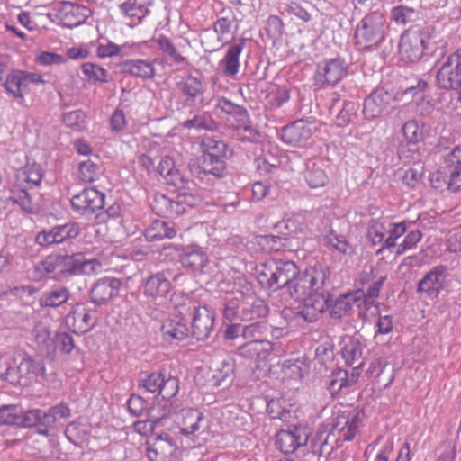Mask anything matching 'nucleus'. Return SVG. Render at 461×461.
Segmentation results:
<instances>
[{"label": "nucleus", "instance_id": "41", "mask_svg": "<svg viewBox=\"0 0 461 461\" xmlns=\"http://www.w3.org/2000/svg\"><path fill=\"white\" fill-rule=\"evenodd\" d=\"M331 436H333L332 432H327L325 430L318 431L311 441L312 452L319 457L327 458L330 456L334 450V446L330 442Z\"/></svg>", "mask_w": 461, "mask_h": 461}, {"label": "nucleus", "instance_id": "64", "mask_svg": "<svg viewBox=\"0 0 461 461\" xmlns=\"http://www.w3.org/2000/svg\"><path fill=\"white\" fill-rule=\"evenodd\" d=\"M268 325L265 321H254L242 326V337L244 339H255L258 336L267 331Z\"/></svg>", "mask_w": 461, "mask_h": 461}, {"label": "nucleus", "instance_id": "27", "mask_svg": "<svg viewBox=\"0 0 461 461\" xmlns=\"http://www.w3.org/2000/svg\"><path fill=\"white\" fill-rule=\"evenodd\" d=\"M119 71L143 79L152 78L155 74L153 63L144 59H128L118 65Z\"/></svg>", "mask_w": 461, "mask_h": 461}, {"label": "nucleus", "instance_id": "28", "mask_svg": "<svg viewBox=\"0 0 461 461\" xmlns=\"http://www.w3.org/2000/svg\"><path fill=\"white\" fill-rule=\"evenodd\" d=\"M20 365L16 359V350L13 356L1 355L0 356V379L6 381L12 385H22V376L17 373Z\"/></svg>", "mask_w": 461, "mask_h": 461}, {"label": "nucleus", "instance_id": "23", "mask_svg": "<svg viewBox=\"0 0 461 461\" xmlns=\"http://www.w3.org/2000/svg\"><path fill=\"white\" fill-rule=\"evenodd\" d=\"M277 343L265 339H250L238 348L240 356L245 358L265 359L270 352L276 350Z\"/></svg>", "mask_w": 461, "mask_h": 461}, {"label": "nucleus", "instance_id": "60", "mask_svg": "<svg viewBox=\"0 0 461 461\" xmlns=\"http://www.w3.org/2000/svg\"><path fill=\"white\" fill-rule=\"evenodd\" d=\"M386 229L382 222L372 221L368 226L367 238L373 245L384 243Z\"/></svg>", "mask_w": 461, "mask_h": 461}, {"label": "nucleus", "instance_id": "2", "mask_svg": "<svg viewBox=\"0 0 461 461\" xmlns=\"http://www.w3.org/2000/svg\"><path fill=\"white\" fill-rule=\"evenodd\" d=\"M435 29L431 26L415 25L407 29L401 36L399 53L406 62L419 61L435 43Z\"/></svg>", "mask_w": 461, "mask_h": 461}, {"label": "nucleus", "instance_id": "56", "mask_svg": "<svg viewBox=\"0 0 461 461\" xmlns=\"http://www.w3.org/2000/svg\"><path fill=\"white\" fill-rule=\"evenodd\" d=\"M323 240L327 245L331 246L342 254H348L351 250V246L348 242L346 237L343 235H338L333 230H331L328 235H325Z\"/></svg>", "mask_w": 461, "mask_h": 461}, {"label": "nucleus", "instance_id": "38", "mask_svg": "<svg viewBox=\"0 0 461 461\" xmlns=\"http://www.w3.org/2000/svg\"><path fill=\"white\" fill-rule=\"evenodd\" d=\"M179 261L185 268L193 271H201L208 262V258L202 249L192 248L181 254Z\"/></svg>", "mask_w": 461, "mask_h": 461}, {"label": "nucleus", "instance_id": "5", "mask_svg": "<svg viewBox=\"0 0 461 461\" xmlns=\"http://www.w3.org/2000/svg\"><path fill=\"white\" fill-rule=\"evenodd\" d=\"M299 274L298 267L292 261L279 260L266 267L259 276V282L266 284L268 288L275 290L291 287L296 275Z\"/></svg>", "mask_w": 461, "mask_h": 461}, {"label": "nucleus", "instance_id": "52", "mask_svg": "<svg viewBox=\"0 0 461 461\" xmlns=\"http://www.w3.org/2000/svg\"><path fill=\"white\" fill-rule=\"evenodd\" d=\"M347 380V370L337 368L329 378L328 389L332 396L338 394L343 388L348 387Z\"/></svg>", "mask_w": 461, "mask_h": 461}, {"label": "nucleus", "instance_id": "58", "mask_svg": "<svg viewBox=\"0 0 461 461\" xmlns=\"http://www.w3.org/2000/svg\"><path fill=\"white\" fill-rule=\"evenodd\" d=\"M406 231L404 223H395L389 230V236L384 240L382 247L376 251V254H381L385 249H391L396 246V240L403 235Z\"/></svg>", "mask_w": 461, "mask_h": 461}, {"label": "nucleus", "instance_id": "34", "mask_svg": "<svg viewBox=\"0 0 461 461\" xmlns=\"http://www.w3.org/2000/svg\"><path fill=\"white\" fill-rule=\"evenodd\" d=\"M176 230L174 224L162 220H155L145 230V237L149 241L172 239L176 236Z\"/></svg>", "mask_w": 461, "mask_h": 461}, {"label": "nucleus", "instance_id": "48", "mask_svg": "<svg viewBox=\"0 0 461 461\" xmlns=\"http://www.w3.org/2000/svg\"><path fill=\"white\" fill-rule=\"evenodd\" d=\"M304 176L311 188L325 186L328 182V176L325 170L316 163L307 166Z\"/></svg>", "mask_w": 461, "mask_h": 461}, {"label": "nucleus", "instance_id": "29", "mask_svg": "<svg viewBox=\"0 0 461 461\" xmlns=\"http://www.w3.org/2000/svg\"><path fill=\"white\" fill-rule=\"evenodd\" d=\"M171 289V284L164 272L151 275L145 282L144 294L151 298L165 297Z\"/></svg>", "mask_w": 461, "mask_h": 461}, {"label": "nucleus", "instance_id": "11", "mask_svg": "<svg viewBox=\"0 0 461 461\" xmlns=\"http://www.w3.org/2000/svg\"><path fill=\"white\" fill-rule=\"evenodd\" d=\"M81 232L77 222H68L62 225L52 227L50 230L39 232L35 238L37 244L42 247H49L55 244H62L75 240Z\"/></svg>", "mask_w": 461, "mask_h": 461}, {"label": "nucleus", "instance_id": "4", "mask_svg": "<svg viewBox=\"0 0 461 461\" xmlns=\"http://www.w3.org/2000/svg\"><path fill=\"white\" fill-rule=\"evenodd\" d=\"M330 271L322 266H314L306 268L303 273L296 275L289 293L292 297L301 299L311 292L318 291L327 286Z\"/></svg>", "mask_w": 461, "mask_h": 461}, {"label": "nucleus", "instance_id": "61", "mask_svg": "<svg viewBox=\"0 0 461 461\" xmlns=\"http://www.w3.org/2000/svg\"><path fill=\"white\" fill-rule=\"evenodd\" d=\"M363 415L364 413L361 411H348V428L345 434L343 435V440L351 441L355 438L357 430L362 422Z\"/></svg>", "mask_w": 461, "mask_h": 461}, {"label": "nucleus", "instance_id": "43", "mask_svg": "<svg viewBox=\"0 0 461 461\" xmlns=\"http://www.w3.org/2000/svg\"><path fill=\"white\" fill-rule=\"evenodd\" d=\"M245 41L240 40V42L230 46L227 50L224 62V74L227 76H235L239 70V57L244 49Z\"/></svg>", "mask_w": 461, "mask_h": 461}, {"label": "nucleus", "instance_id": "16", "mask_svg": "<svg viewBox=\"0 0 461 461\" xmlns=\"http://www.w3.org/2000/svg\"><path fill=\"white\" fill-rule=\"evenodd\" d=\"M363 304L364 291L360 289L340 294L336 299H333L330 294V316L333 319H341L347 316L354 307L360 309Z\"/></svg>", "mask_w": 461, "mask_h": 461}, {"label": "nucleus", "instance_id": "42", "mask_svg": "<svg viewBox=\"0 0 461 461\" xmlns=\"http://www.w3.org/2000/svg\"><path fill=\"white\" fill-rule=\"evenodd\" d=\"M268 314V306L262 300H255L251 304H240V321H249L258 318H264Z\"/></svg>", "mask_w": 461, "mask_h": 461}, {"label": "nucleus", "instance_id": "21", "mask_svg": "<svg viewBox=\"0 0 461 461\" xmlns=\"http://www.w3.org/2000/svg\"><path fill=\"white\" fill-rule=\"evenodd\" d=\"M358 108L357 102L343 100L341 104L340 97L336 95L331 100L330 113H336V124L344 127L356 118Z\"/></svg>", "mask_w": 461, "mask_h": 461}, {"label": "nucleus", "instance_id": "59", "mask_svg": "<svg viewBox=\"0 0 461 461\" xmlns=\"http://www.w3.org/2000/svg\"><path fill=\"white\" fill-rule=\"evenodd\" d=\"M166 416L167 414H163L160 417H155L150 413L148 420L135 421L133 423V429L139 434L146 435L153 430L155 426L158 425Z\"/></svg>", "mask_w": 461, "mask_h": 461}, {"label": "nucleus", "instance_id": "45", "mask_svg": "<svg viewBox=\"0 0 461 461\" xmlns=\"http://www.w3.org/2000/svg\"><path fill=\"white\" fill-rule=\"evenodd\" d=\"M420 10L406 5H397L391 10V18L398 24H407L420 19Z\"/></svg>", "mask_w": 461, "mask_h": 461}, {"label": "nucleus", "instance_id": "54", "mask_svg": "<svg viewBox=\"0 0 461 461\" xmlns=\"http://www.w3.org/2000/svg\"><path fill=\"white\" fill-rule=\"evenodd\" d=\"M176 203L179 208V215L186 211V206L193 208L202 203V197L188 192L179 193L176 197Z\"/></svg>", "mask_w": 461, "mask_h": 461}, {"label": "nucleus", "instance_id": "10", "mask_svg": "<svg viewBox=\"0 0 461 461\" xmlns=\"http://www.w3.org/2000/svg\"><path fill=\"white\" fill-rule=\"evenodd\" d=\"M348 65L341 58L325 59L318 64L315 75L320 87L335 86L348 75Z\"/></svg>", "mask_w": 461, "mask_h": 461}, {"label": "nucleus", "instance_id": "37", "mask_svg": "<svg viewBox=\"0 0 461 461\" xmlns=\"http://www.w3.org/2000/svg\"><path fill=\"white\" fill-rule=\"evenodd\" d=\"M174 301L176 316L183 322L193 319L195 312L202 308L196 301L187 295H176Z\"/></svg>", "mask_w": 461, "mask_h": 461}, {"label": "nucleus", "instance_id": "40", "mask_svg": "<svg viewBox=\"0 0 461 461\" xmlns=\"http://www.w3.org/2000/svg\"><path fill=\"white\" fill-rule=\"evenodd\" d=\"M122 14L130 17L134 23H139L149 13L147 0H128L120 5Z\"/></svg>", "mask_w": 461, "mask_h": 461}, {"label": "nucleus", "instance_id": "12", "mask_svg": "<svg viewBox=\"0 0 461 461\" xmlns=\"http://www.w3.org/2000/svg\"><path fill=\"white\" fill-rule=\"evenodd\" d=\"M177 90L185 96V104L194 108L203 107L208 104L205 101L204 93L206 86L203 80L193 75L182 77L176 84Z\"/></svg>", "mask_w": 461, "mask_h": 461}, {"label": "nucleus", "instance_id": "22", "mask_svg": "<svg viewBox=\"0 0 461 461\" xmlns=\"http://www.w3.org/2000/svg\"><path fill=\"white\" fill-rule=\"evenodd\" d=\"M195 313L192 319V335L197 340L203 341L213 330L214 316L206 307H202Z\"/></svg>", "mask_w": 461, "mask_h": 461}, {"label": "nucleus", "instance_id": "46", "mask_svg": "<svg viewBox=\"0 0 461 461\" xmlns=\"http://www.w3.org/2000/svg\"><path fill=\"white\" fill-rule=\"evenodd\" d=\"M182 126L185 129H195L203 131H215L218 127L217 122L207 113H198L193 118L183 122Z\"/></svg>", "mask_w": 461, "mask_h": 461}, {"label": "nucleus", "instance_id": "25", "mask_svg": "<svg viewBox=\"0 0 461 461\" xmlns=\"http://www.w3.org/2000/svg\"><path fill=\"white\" fill-rule=\"evenodd\" d=\"M190 171L198 177H202V174L222 177L226 172V163L223 159L203 153L197 166H190Z\"/></svg>", "mask_w": 461, "mask_h": 461}, {"label": "nucleus", "instance_id": "33", "mask_svg": "<svg viewBox=\"0 0 461 461\" xmlns=\"http://www.w3.org/2000/svg\"><path fill=\"white\" fill-rule=\"evenodd\" d=\"M161 331L164 340L167 342L182 341L189 335V329L185 322L167 320L163 322Z\"/></svg>", "mask_w": 461, "mask_h": 461}, {"label": "nucleus", "instance_id": "47", "mask_svg": "<svg viewBox=\"0 0 461 461\" xmlns=\"http://www.w3.org/2000/svg\"><path fill=\"white\" fill-rule=\"evenodd\" d=\"M81 68L83 74L92 84L108 83L110 80H112V77L107 70L94 63H84L82 64Z\"/></svg>", "mask_w": 461, "mask_h": 461}, {"label": "nucleus", "instance_id": "35", "mask_svg": "<svg viewBox=\"0 0 461 461\" xmlns=\"http://www.w3.org/2000/svg\"><path fill=\"white\" fill-rule=\"evenodd\" d=\"M102 162L98 156H94L78 164V177L84 182H94L102 176Z\"/></svg>", "mask_w": 461, "mask_h": 461}, {"label": "nucleus", "instance_id": "51", "mask_svg": "<svg viewBox=\"0 0 461 461\" xmlns=\"http://www.w3.org/2000/svg\"><path fill=\"white\" fill-rule=\"evenodd\" d=\"M423 124L420 128L415 120L407 121L402 128V134L409 143L416 144L424 139Z\"/></svg>", "mask_w": 461, "mask_h": 461}, {"label": "nucleus", "instance_id": "8", "mask_svg": "<svg viewBox=\"0 0 461 461\" xmlns=\"http://www.w3.org/2000/svg\"><path fill=\"white\" fill-rule=\"evenodd\" d=\"M442 178L453 192L461 191V146H456L447 154L437 171V180Z\"/></svg>", "mask_w": 461, "mask_h": 461}, {"label": "nucleus", "instance_id": "19", "mask_svg": "<svg viewBox=\"0 0 461 461\" xmlns=\"http://www.w3.org/2000/svg\"><path fill=\"white\" fill-rule=\"evenodd\" d=\"M176 445L167 433L156 437L153 443H148L147 456L149 461H173Z\"/></svg>", "mask_w": 461, "mask_h": 461}, {"label": "nucleus", "instance_id": "63", "mask_svg": "<svg viewBox=\"0 0 461 461\" xmlns=\"http://www.w3.org/2000/svg\"><path fill=\"white\" fill-rule=\"evenodd\" d=\"M422 233L420 230H411L404 238L403 241L398 245L396 256L403 254L405 251L413 249L421 240Z\"/></svg>", "mask_w": 461, "mask_h": 461}, {"label": "nucleus", "instance_id": "24", "mask_svg": "<svg viewBox=\"0 0 461 461\" xmlns=\"http://www.w3.org/2000/svg\"><path fill=\"white\" fill-rule=\"evenodd\" d=\"M312 136V131L303 120L295 121L285 127L281 131V140L292 146L302 145Z\"/></svg>", "mask_w": 461, "mask_h": 461}, {"label": "nucleus", "instance_id": "30", "mask_svg": "<svg viewBox=\"0 0 461 461\" xmlns=\"http://www.w3.org/2000/svg\"><path fill=\"white\" fill-rule=\"evenodd\" d=\"M47 412L46 410L32 409L24 411L22 417L23 427L37 429L40 435L50 437V429L47 427Z\"/></svg>", "mask_w": 461, "mask_h": 461}, {"label": "nucleus", "instance_id": "36", "mask_svg": "<svg viewBox=\"0 0 461 461\" xmlns=\"http://www.w3.org/2000/svg\"><path fill=\"white\" fill-rule=\"evenodd\" d=\"M155 213L161 217L174 218L179 216V208L176 199L172 200L163 194H156L151 203Z\"/></svg>", "mask_w": 461, "mask_h": 461}, {"label": "nucleus", "instance_id": "31", "mask_svg": "<svg viewBox=\"0 0 461 461\" xmlns=\"http://www.w3.org/2000/svg\"><path fill=\"white\" fill-rule=\"evenodd\" d=\"M341 355L345 363L352 366L355 364L363 362V344L359 338L357 337H345L342 340Z\"/></svg>", "mask_w": 461, "mask_h": 461}, {"label": "nucleus", "instance_id": "53", "mask_svg": "<svg viewBox=\"0 0 461 461\" xmlns=\"http://www.w3.org/2000/svg\"><path fill=\"white\" fill-rule=\"evenodd\" d=\"M203 144L204 148L203 153L207 155L223 160L228 156V145L221 140L209 138Z\"/></svg>", "mask_w": 461, "mask_h": 461}, {"label": "nucleus", "instance_id": "1", "mask_svg": "<svg viewBox=\"0 0 461 461\" xmlns=\"http://www.w3.org/2000/svg\"><path fill=\"white\" fill-rule=\"evenodd\" d=\"M101 262L95 258H86L83 252H68L50 255L37 267L45 274H56L61 278L74 276H90L98 271Z\"/></svg>", "mask_w": 461, "mask_h": 461}, {"label": "nucleus", "instance_id": "62", "mask_svg": "<svg viewBox=\"0 0 461 461\" xmlns=\"http://www.w3.org/2000/svg\"><path fill=\"white\" fill-rule=\"evenodd\" d=\"M53 344L56 348L65 354H69L75 348L73 337L67 332L57 333Z\"/></svg>", "mask_w": 461, "mask_h": 461}, {"label": "nucleus", "instance_id": "32", "mask_svg": "<svg viewBox=\"0 0 461 461\" xmlns=\"http://www.w3.org/2000/svg\"><path fill=\"white\" fill-rule=\"evenodd\" d=\"M47 427L50 429V435L52 436L58 430L59 426L62 425L63 420H67L71 416V410L68 403L61 402L46 410Z\"/></svg>", "mask_w": 461, "mask_h": 461}, {"label": "nucleus", "instance_id": "17", "mask_svg": "<svg viewBox=\"0 0 461 461\" xmlns=\"http://www.w3.org/2000/svg\"><path fill=\"white\" fill-rule=\"evenodd\" d=\"M16 359L21 366L17 373L21 374L22 384H25L28 380L37 377L47 378L45 366L41 359L33 358L22 349L16 350Z\"/></svg>", "mask_w": 461, "mask_h": 461}, {"label": "nucleus", "instance_id": "44", "mask_svg": "<svg viewBox=\"0 0 461 461\" xmlns=\"http://www.w3.org/2000/svg\"><path fill=\"white\" fill-rule=\"evenodd\" d=\"M313 5L306 0H287L284 5L283 13L294 14L303 22H309L312 19L311 10Z\"/></svg>", "mask_w": 461, "mask_h": 461}, {"label": "nucleus", "instance_id": "9", "mask_svg": "<svg viewBox=\"0 0 461 461\" xmlns=\"http://www.w3.org/2000/svg\"><path fill=\"white\" fill-rule=\"evenodd\" d=\"M330 302V294L327 286L311 292L303 298V305L297 311L296 316L306 322H314L325 310L329 309Z\"/></svg>", "mask_w": 461, "mask_h": 461}, {"label": "nucleus", "instance_id": "39", "mask_svg": "<svg viewBox=\"0 0 461 461\" xmlns=\"http://www.w3.org/2000/svg\"><path fill=\"white\" fill-rule=\"evenodd\" d=\"M70 298V293L66 287H56L44 292L39 299L41 307L57 308L67 303Z\"/></svg>", "mask_w": 461, "mask_h": 461}, {"label": "nucleus", "instance_id": "6", "mask_svg": "<svg viewBox=\"0 0 461 461\" xmlns=\"http://www.w3.org/2000/svg\"><path fill=\"white\" fill-rule=\"evenodd\" d=\"M311 430L306 426L288 425L279 429L275 436L276 447L285 455L294 453L309 441Z\"/></svg>", "mask_w": 461, "mask_h": 461}, {"label": "nucleus", "instance_id": "55", "mask_svg": "<svg viewBox=\"0 0 461 461\" xmlns=\"http://www.w3.org/2000/svg\"><path fill=\"white\" fill-rule=\"evenodd\" d=\"M273 231L281 236V238L285 239V243L292 245L293 240L296 238V227L294 222L290 221H282L277 222L273 227Z\"/></svg>", "mask_w": 461, "mask_h": 461}, {"label": "nucleus", "instance_id": "57", "mask_svg": "<svg viewBox=\"0 0 461 461\" xmlns=\"http://www.w3.org/2000/svg\"><path fill=\"white\" fill-rule=\"evenodd\" d=\"M164 375L158 372H153L149 375L146 378H143L139 383V387L144 388L147 392L149 393H158L160 392L161 385L163 383Z\"/></svg>", "mask_w": 461, "mask_h": 461}, {"label": "nucleus", "instance_id": "13", "mask_svg": "<svg viewBox=\"0 0 461 461\" xmlns=\"http://www.w3.org/2000/svg\"><path fill=\"white\" fill-rule=\"evenodd\" d=\"M122 281L116 277L99 278L88 292L90 302L97 307L107 305L119 295Z\"/></svg>", "mask_w": 461, "mask_h": 461}, {"label": "nucleus", "instance_id": "26", "mask_svg": "<svg viewBox=\"0 0 461 461\" xmlns=\"http://www.w3.org/2000/svg\"><path fill=\"white\" fill-rule=\"evenodd\" d=\"M204 415L197 409L185 408L181 411L180 431L184 435H191L206 429Z\"/></svg>", "mask_w": 461, "mask_h": 461}, {"label": "nucleus", "instance_id": "18", "mask_svg": "<svg viewBox=\"0 0 461 461\" xmlns=\"http://www.w3.org/2000/svg\"><path fill=\"white\" fill-rule=\"evenodd\" d=\"M447 267L438 265L429 271L418 283L417 292L425 293L430 298H437L444 289Z\"/></svg>", "mask_w": 461, "mask_h": 461}, {"label": "nucleus", "instance_id": "20", "mask_svg": "<svg viewBox=\"0 0 461 461\" xmlns=\"http://www.w3.org/2000/svg\"><path fill=\"white\" fill-rule=\"evenodd\" d=\"M90 14V9L71 2H64L58 14L62 25L68 28L77 27L84 23Z\"/></svg>", "mask_w": 461, "mask_h": 461}, {"label": "nucleus", "instance_id": "50", "mask_svg": "<svg viewBox=\"0 0 461 461\" xmlns=\"http://www.w3.org/2000/svg\"><path fill=\"white\" fill-rule=\"evenodd\" d=\"M234 374V362L231 359L222 360L221 367L216 369L213 375L217 385L227 386L232 381Z\"/></svg>", "mask_w": 461, "mask_h": 461}, {"label": "nucleus", "instance_id": "3", "mask_svg": "<svg viewBox=\"0 0 461 461\" xmlns=\"http://www.w3.org/2000/svg\"><path fill=\"white\" fill-rule=\"evenodd\" d=\"M386 31L384 14L379 10L371 11L361 19L355 29V45L358 49L377 48L384 41Z\"/></svg>", "mask_w": 461, "mask_h": 461}, {"label": "nucleus", "instance_id": "15", "mask_svg": "<svg viewBox=\"0 0 461 461\" xmlns=\"http://www.w3.org/2000/svg\"><path fill=\"white\" fill-rule=\"evenodd\" d=\"M395 98V94L385 86L376 87L364 101L363 114L366 119L379 117L387 105Z\"/></svg>", "mask_w": 461, "mask_h": 461}, {"label": "nucleus", "instance_id": "14", "mask_svg": "<svg viewBox=\"0 0 461 461\" xmlns=\"http://www.w3.org/2000/svg\"><path fill=\"white\" fill-rule=\"evenodd\" d=\"M105 195L95 188H85L82 192L71 198L73 210L81 215L93 214L104 206Z\"/></svg>", "mask_w": 461, "mask_h": 461}, {"label": "nucleus", "instance_id": "49", "mask_svg": "<svg viewBox=\"0 0 461 461\" xmlns=\"http://www.w3.org/2000/svg\"><path fill=\"white\" fill-rule=\"evenodd\" d=\"M23 413L16 405L0 407V425H17L23 427Z\"/></svg>", "mask_w": 461, "mask_h": 461}, {"label": "nucleus", "instance_id": "7", "mask_svg": "<svg viewBox=\"0 0 461 461\" xmlns=\"http://www.w3.org/2000/svg\"><path fill=\"white\" fill-rule=\"evenodd\" d=\"M436 77L439 88L457 91L461 101V50L447 58L438 70Z\"/></svg>", "mask_w": 461, "mask_h": 461}]
</instances>
